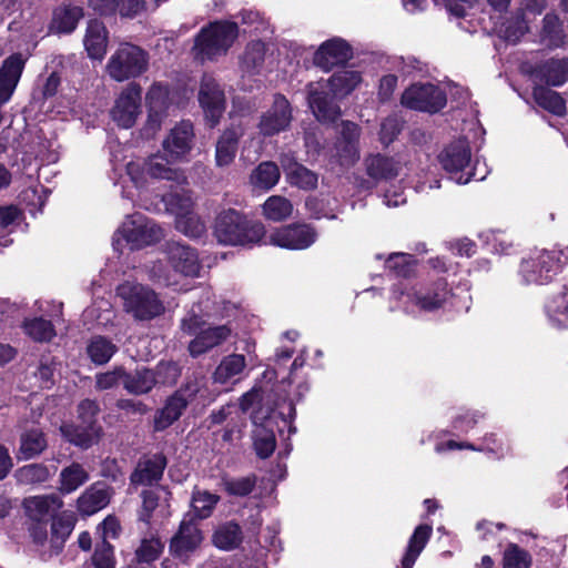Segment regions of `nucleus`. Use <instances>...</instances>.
<instances>
[{
  "label": "nucleus",
  "mask_w": 568,
  "mask_h": 568,
  "mask_svg": "<svg viewBox=\"0 0 568 568\" xmlns=\"http://www.w3.org/2000/svg\"><path fill=\"white\" fill-rule=\"evenodd\" d=\"M362 82L361 73L356 70L342 69L328 80H321L308 84V104L318 121H335L339 106L328 97L329 89L334 98L348 95Z\"/></svg>",
  "instance_id": "1"
},
{
  "label": "nucleus",
  "mask_w": 568,
  "mask_h": 568,
  "mask_svg": "<svg viewBox=\"0 0 568 568\" xmlns=\"http://www.w3.org/2000/svg\"><path fill=\"white\" fill-rule=\"evenodd\" d=\"M164 232L153 220L141 213L128 215L113 235L114 250L122 251L124 245L130 250H141L160 242Z\"/></svg>",
  "instance_id": "2"
},
{
  "label": "nucleus",
  "mask_w": 568,
  "mask_h": 568,
  "mask_svg": "<svg viewBox=\"0 0 568 568\" xmlns=\"http://www.w3.org/2000/svg\"><path fill=\"white\" fill-rule=\"evenodd\" d=\"M123 310L138 321H150L165 312L158 293L141 283L124 282L116 288Z\"/></svg>",
  "instance_id": "3"
},
{
  "label": "nucleus",
  "mask_w": 568,
  "mask_h": 568,
  "mask_svg": "<svg viewBox=\"0 0 568 568\" xmlns=\"http://www.w3.org/2000/svg\"><path fill=\"white\" fill-rule=\"evenodd\" d=\"M215 235L220 243L247 245L261 242L265 236L263 224L250 222L234 210L222 212L215 223Z\"/></svg>",
  "instance_id": "4"
},
{
  "label": "nucleus",
  "mask_w": 568,
  "mask_h": 568,
  "mask_svg": "<svg viewBox=\"0 0 568 568\" xmlns=\"http://www.w3.org/2000/svg\"><path fill=\"white\" fill-rule=\"evenodd\" d=\"M199 313H204L207 316L211 315L207 302L204 305L200 303L194 306L193 314L182 321V329L184 332L189 334H196L189 345L190 354L194 357L222 344L232 333V328L229 325L202 328L201 326L204 323L201 321Z\"/></svg>",
  "instance_id": "5"
},
{
  "label": "nucleus",
  "mask_w": 568,
  "mask_h": 568,
  "mask_svg": "<svg viewBox=\"0 0 568 568\" xmlns=\"http://www.w3.org/2000/svg\"><path fill=\"white\" fill-rule=\"evenodd\" d=\"M149 67L148 53L132 43H121L110 55L105 72L116 82H123L143 74Z\"/></svg>",
  "instance_id": "6"
},
{
  "label": "nucleus",
  "mask_w": 568,
  "mask_h": 568,
  "mask_svg": "<svg viewBox=\"0 0 568 568\" xmlns=\"http://www.w3.org/2000/svg\"><path fill=\"white\" fill-rule=\"evenodd\" d=\"M237 26L230 21H216L202 29L193 51L202 60L225 53L237 38Z\"/></svg>",
  "instance_id": "7"
},
{
  "label": "nucleus",
  "mask_w": 568,
  "mask_h": 568,
  "mask_svg": "<svg viewBox=\"0 0 568 568\" xmlns=\"http://www.w3.org/2000/svg\"><path fill=\"white\" fill-rule=\"evenodd\" d=\"M171 159L166 160L162 155L154 154L148 160L131 161L126 164V173L136 189L143 190L151 184L153 180H174L179 183L185 182L182 172L169 165Z\"/></svg>",
  "instance_id": "8"
},
{
  "label": "nucleus",
  "mask_w": 568,
  "mask_h": 568,
  "mask_svg": "<svg viewBox=\"0 0 568 568\" xmlns=\"http://www.w3.org/2000/svg\"><path fill=\"white\" fill-rule=\"evenodd\" d=\"M443 169L449 174L450 179L458 184H466L473 178L483 180L485 174L477 175L476 170L470 168V149L466 140H457L447 145L438 156Z\"/></svg>",
  "instance_id": "9"
},
{
  "label": "nucleus",
  "mask_w": 568,
  "mask_h": 568,
  "mask_svg": "<svg viewBox=\"0 0 568 568\" xmlns=\"http://www.w3.org/2000/svg\"><path fill=\"white\" fill-rule=\"evenodd\" d=\"M402 104L413 110L434 113L445 106L446 95L435 84L416 83L404 91Z\"/></svg>",
  "instance_id": "10"
},
{
  "label": "nucleus",
  "mask_w": 568,
  "mask_h": 568,
  "mask_svg": "<svg viewBox=\"0 0 568 568\" xmlns=\"http://www.w3.org/2000/svg\"><path fill=\"white\" fill-rule=\"evenodd\" d=\"M264 239L265 244L286 250H305L315 243L317 232L308 224H292L275 229Z\"/></svg>",
  "instance_id": "11"
},
{
  "label": "nucleus",
  "mask_w": 568,
  "mask_h": 568,
  "mask_svg": "<svg viewBox=\"0 0 568 568\" xmlns=\"http://www.w3.org/2000/svg\"><path fill=\"white\" fill-rule=\"evenodd\" d=\"M200 388L201 383L195 381L194 383L186 384L185 387L179 389L169 397L163 408L158 410L154 416V429L158 432L164 430L178 420L187 404L200 392Z\"/></svg>",
  "instance_id": "12"
},
{
  "label": "nucleus",
  "mask_w": 568,
  "mask_h": 568,
  "mask_svg": "<svg viewBox=\"0 0 568 568\" xmlns=\"http://www.w3.org/2000/svg\"><path fill=\"white\" fill-rule=\"evenodd\" d=\"M142 90L136 83L128 84L118 95L110 111L112 120L121 128H132L141 114Z\"/></svg>",
  "instance_id": "13"
},
{
  "label": "nucleus",
  "mask_w": 568,
  "mask_h": 568,
  "mask_svg": "<svg viewBox=\"0 0 568 568\" xmlns=\"http://www.w3.org/2000/svg\"><path fill=\"white\" fill-rule=\"evenodd\" d=\"M199 102L206 120L212 126L216 125L225 110V94L212 75H203L199 90Z\"/></svg>",
  "instance_id": "14"
},
{
  "label": "nucleus",
  "mask_w": 568,
  "mask_h": 568,
  "mask_svg": "<svg viewBox=\"0 0 568 568\" xmlns=\"http://www.w3.org/2000/svg\"><path fill=\"white\" fill-rule=\"evenodd\" d=\"M561 252H542L536 258L524 261L520 272L526 283L544 284L561 267Z\"/></svg>",
  "instance_id": "15"
},
{
  "label": "nucleus",
  "mask_w": 568,
  "mask_h": 568,
  "mask_svg": "<svg viewBox=\"0 0 568 568\" xmlns=\"http://www.w3.org/2000/svg\"><path fill=\"white\" fill-rule=\"evenodd\" d=\"M148 120L144 125V135L152 138L160 130L163 119L170 106L169 89L162 84H153L146 93Z\"/></svg>",
  "instance_id": "16"
},
{
  "label": "nucleus",
  "mask_w": 568,
  "mask_h": 568,
  "mask_svg": "<svg viewBox=\"0 0 568 568\" xmlns=\"http://www.w3.org/2000/svg\"><path fill=\"white\" fill-rule=\"evenodd\" d=\"M194 139L193 125L189 121L175 124L163 140V150L171 161L184 159L192 149Z\"/></svg>",
  "instance_id": "17"
},
{
  "label": "nucleus",
  "mask_w": 568,
  "mask_h": 568,
  "mask_svg": "<svg viewBox=\"0 0 568 568\" xmlns=\"http://www.w3.org/2000/svg\"><path fill=\"white\" fill-rule=\"evenodd\" d=\"M291 120L288 101L283 95H276L273 105L262 115L258 128L263 135L270 136L286 130Z\"/></svg>",
  "instance_id": "18"
},
{
  "label": "nucleus",
  "mask_w": 568,
  "mask_h": 568,
  "mask_svg": "<svg viewBox=\"0 0 568 568\" xmlns=\"http://www.w3.org/2000/svg\"><path fill=\"white\" fill-rule=\"evenodd\" d=\"M339 134L334 156L342 166L353 165L359 159V128L357 124L346 121L342 123Z\"/></svg>",
  "instance_id": "19"
},
{
  "label": "nucleus",
  "mask_w": 568,
  "mask_h": 568,
  "mask_svg": "<svg viewBox=\"0 0 568 568\" xmlns=\"http://www.w3.org/2000/svg\"><path fill=\"white\" fill-rule=\"evenodd\" d=\"M268 414L270 410H266L265 414L253 412L251 416L254 425L253 445L256 454L261 458L270 457L276 447L275 435L272 423L268 419Z\"/></svg>",
  "instance_id": "20"
},
{
  "label": "nucleus",
  "mask_w": 568,
  "mask_h": 568,
  "mask_svg": "<svg viewBox=\"0 0 568 568\" xmlns=\"http://www.w3.org/2000/svg\"><path fill=\"white\" fill-rule=\"evenodd\" d=\"M203 536L197 525L192 520H182L178 532L170 542V552L179 558H186L202 542Z\"/></svg>",
  "instance_id": "21"
},
{
  "label": "nucleus",
  "mask_w": 568,
  "mask_h": 568,
  "mask_svg": "<svg viewBox=\"0 0 568 568\" xmlns=\"http://www.w3.org/2000/svg\"><path fill=\"white\" fill-rule=\"evenodd\" d=\"M352 58V49L343 39L334 38L324 42L314 55V63L324 70L345 63Z\"/></svg>",
  "instance_id": "22"
},
{
  "label": "nucleus",
  "mask_w": 568,
  "mask_h": 568,
  "mask_svg": "<svg viewBox=\"0 0 568 568\" xmlns=\"http://www.w3.org/2000/svg\"><path fill=\"white\" fill-rule=\"evenodd\" d=\"M169 263L172 268L183 275L194 277L199 275L201 264L195 250L181 244L172 243L168 248Z\"/></svg>",
  "instance_id": "23"
},
{
  "label": "nucleus",
  "mask_w": 568,
  "mask_h": 568,
  "mask_svg": "<svg viewBox=\"0 0 568 568\" xmlns=\"http://www.w3.org/2000/svg\"><path fill=\"white\" fill-rule=\"evenodd\" d=\"M546 4V0H524L516 20L505 28V39L511 42H517L529 29V16L531 14L532 17H536L541 14Z\"/></svg>",
  "instance_id": "24"
},
{
  "label": "nucleus",
  "mask_w": 568,
  "mask_h": 568,
  "mask_svg": "<svg viewBox=\"0 0 568 568\" xmlns=\"http://www.w3.org/2000/svg\"><path fill=\"white\" fill-rule=\"evenodd\" d=\"M281 165L287 182L302 190H313L317 186L318 176L315 172L296 162L291 154H283L280 158Z\"/></svg>",
  "instance_id": "25"
},
{
  "label": "nucleus",
  "mask_w": 568,
  "mask_h": 568,
  "mask_svg": "<svg viewBox=\"0 0 568 568\" xmlns=\"http://www.w3.org/2000/svg\"><path fill=\"white\" fill-rule=\"evenodd\" d=\"M108 40L109 32L104 23L97 19L90 20L83 37V45L89 58L101 61L106 53Z\"/></svg>",
  "instance_id": "26"
},
{
  "label": "nucleus",
  "mask_w": 568,
  "mask_h": 568,
  "mask_svg": "<svg viewBox=\"0 0 568 568\" xmlns=\"http://www.w3.org/2000/svg\"><path fill=\"white\" fill-rule=\"evenodd\" d=\"M406 296L408 300H413L420 310L432 312L443 307L447 303L450 294L447 290V283L438 281L435 283L434 287L407 293Z\"/></svg>",
  "instance_id": "27"
},
{
  "label": "nucleus",
  "mask_w": 568,
  "mask_h": 568,
  "mask_svg": "<svg viewBox=\"0 0 568 568\" xmlns=\"http://www.w3.org/2000/svg\"><path fill=\"white\" fill-rule=\"evenodd\" d=\"M63 506L62 499L55 495L32 496L26 498L23 507L27 515L33 520H42L48 516H54Z\"/></svg>",
  "instance_id": "28"
},
{
  "label": "nucleus",
  "mask_w": 568,
  "mask_h": 568,
  "mask_svg": "<svg viewBox=\"0 0 568 568\" xmlns=\"http://www.w3.org/2000/svg\"><path fill=\"white\" fill-rule=\"evenodd\" d=\"M83 17L82 8L78 6L62 4L54 9L49 26L50 32L69 34L73 32Z\"/></svg>",
  "instance_id": "29"
},
{
  "label": "nucleus",
  "mask_w": 568,
  "mask_h": 568,
  "mask_svg": "<svg viewBox=\"0 0 568 568\" xmlns=\"http://www.w3.org/2000/svg\"><path fill=\"white\" fill-rule=\"evenodd\" d=\"M244 130L241 125H232L226 129L216 142L215 162L217 166L230 165L237 152L239 139Z\"/></svg>",
  "instance_id": "30"
},
{
  "label": "nucleus",
  "mask_w": 568,
  "mask_h": 568,
  "mask_svg": "<svg viewBox=\"0 0 568 568\" xmlns=\"http://www.w3.org/2000/svg\"><path fill=\"white\" fill-rule=\"evenodd\" d=\"M111 498V493L105 485L95 483L91 485L78 499V509L83 515H93L103 509Z\"/></svg>",
  "instance_id": "31"
},
{
  "label": "nucleus",
  "mask_w": 568,
  "mask_h": 568,
  "mask_svg": "<svg viewBox=\"0 0 568 568\" xmlns=\"http://www.w3.org/2000/svg\"><path fill=\"white\" fill-rule=\"evenodd\" d=\"M165 468V457L156 454L139 462L134 473L131 475V481L136 485H151L158 481Z\"/></svg>",
  "instance_id": "32"
},
{
  "label": "nucleus",
  "mask_w": 568,
  "mask_h": 568,
  "mask_svg": "<svg viewBox=\"0 0 568 568\" xmlns=\"http://www.w3.org/2000/svg\"><path fill=\"white\" fill-rule=\"evenodd\" d=\"M60 430L68 442L81 448H89L98 443L101 436V427L91 422L79 426L62 425Z\"/></svg>",
  "instance_id": "33"
},
{
  "label": "nucleus",
  "mask_w": 568,
  "mask_h": 568,
  "mask_svg": "<svg viewBox=\"0 0 568 568\" xmlns=\"http://www.w3.org/2000/svg\"><path fill=\"white\" fill-rule=\"evenodd\" d=\"M432 531L433 529L429 525H419L416 527L408 540L407 549L400 562V568H413L418 556L428 542Z\"/></svg>",
  "instance_id": "34"
},
{
  "label": "nucleus",
  "mask_w": 568,
  "mask_h": 568,
  "mask_svg": "<svg viewBox=\"0 0 568 568\" xmlns=\"http://www.w3.org/2000/svg\"><path fill=\"white\" fill-rule=\"evenodd\" d=\"M245 366L246 361L244 355L231 354L221 361L213 374V378L220 384L235 382L240 378Z\"/></svg>",
  "instance_id": "35"
},
{
  "label": "nucleus",
  "mask_w": 568,
  "mask_h": 568,
  "mask_svg": "<svg viewBox=\"0 0 568 568\" xmlns=\"http://www.w3.org/2000/svg\"><path fill=\"white\" fill-rule=\"evenodd\" d=\"M266 43L260 40L250 42L241 58V67L245 73H260L266 57Z\"/></svg>",
  "instance_id": "36"
},
{
  "label": "nucleus",
  "mask_w": 568,
  "mask_h": 568,
  "mask_svg": "<svg viewBox=\"0 0 568 568\" xmlns=\"http://www.w3.org/2000/svg\"><path fill=\"white\" fill-rule=\"evenodd\" d=\"M75 517L71 511H62L53 516L51 525V546L58 552L65 539L70 536L74 528Z\"/></svg>",
  "instance_id": "37"
},
{
  "label": "nucleus",
  "mask_w": 568,
  "mask_h": 568,
  "mask_svg": "<svg viewBox=\"0 0 568 568\" xmlns=\"http://www.w3.org/2000/svg\"><path fill=\"white\" fill-rule=\"evenodd\" d=\"M163 549L164 544L158 535L144 536L135 548L134 561L138 565H150L161 557Z\"/></svg>",
  "instance_id": "38"
},
{
  "label": "nucleus",
  "mask_w": 568,
  "mask_h": 568,
  "mask_svg": "<svg viewBox=\"0 0 568 568\" xmlns=\"http://www.w3.org/2000/svg\"><path fill=\"white\" fill-rule=\"evenodd\" d=\"M366 172L374 180L392 179L398 174L399 165L393 159L376 154L365 160Z\"/></svg>",
  "instance_id": "39"
},
{
  "label": "nucleus",
  "mask_w": 568,
  "mask_h": 568,
  "mask_svg": "<svg viewBox=\"0 0 568 568\" xmlns=\"http://www.w3.org/2000/svg\"><path fill=\"white\" fill-rule=\"evenodd\" d=\"M47 447V440L41 429L32 427L21 434L19 455L30 459L41 454Z\"/></svg>",
  "instance_id": "40"
},
{
  "label": "nucleus",
  "mask_w": 568,
  "mask_h": 568,
  "mask_svg": "<svg viewBox=\"0 0 568 568\" xmlns=\"http://www.w3.org/2000/svg\"><path fill=\"white\" fill-rule=\"evenodd\" d=\"M155 385V375L150 369H136L134 374H128L125 371L124 389L130 394H148Z\"/></svg>",
  "instance_id": "41"
},
{
  "label": "nucleus",
  "mask_w": 568,
  "mask_h": 568,
  "mask_svg": "<svg viewBox=\"0 0 568 568\" xmlns=\"http://www.w3.org/2000/svg\"><path fill=\"white\" fill-rule=\"evenodd\" d=\"M280 170L274 162H262L252 172L250 182L254 187L270 190L275 186L280 180Z\"/></svg>",
  "instance_id": "42"
},
{
  "label": "nucleus",
  "mask_w": 568,
  "mask_h": 568,
  "mask_svg": "<svg viewBox=\"0 0 568 568\" xmlns=\"http://www.w3.org/2000/svg\"><path fill=\"white\" fill-rule=\"evenodd\" d=\"M242 539L241 527L235 523H226L219 526L213 535V544L223 550H232L239 547Z\"/></svg>",
  "instance_id": "43"
},
{
  "label": "nucleus",
  "mask_w": 568,
  "mask_h": 568,
  "mask_svg": "<svg viewBox=\"0 0 568 568\" xmlns=\"http://www.w3.org/2000/svg\"><path fill=\"white\" fill-rule=\"evenodd\" d=\"M162 201L165 210L173 214L175 220L193 211V197L186 190L169 193L162 197Z\"/></svg>",
  "instance_id": "44"
},
{
  "label": "nucleus",
  "mask_w": 568,
  "mask_h": 568,
  "mask_svg": "<svg viewBox=\"0 0 568 568\" xmlns=\"http://www.w3.org/2000/svg\"><path fill=\"white\" fill-rule=\"evenodd\" d=\"M262 211L265 219L273 222H281L292 215L293 204L284 196L272 195L262 205Z\"/></svg>",
  "instance_id": "45"
},
{
  "label": "nucleus",
  "mask_w": 568,
  "mask_h": 568,
  "mask_svg": "<svg viewBox=\"0 0 568 568\" xmlns=\"http://www.w3.org/2000/svg\"><path fill=\"white\" fill-rule=\"evenodd\" d=\"M564 30L559 18L555 13H547L542 19L540 31V41L550 48H557L564 44Z\"/></svg>",
  "instance_id": "46"
},
{
  "label": "nucleus",
  "mask_w": 568,
  "mask_h": 568,
  "mask_svg": "<svg viewBox=\"0 0 568 568\" xmlns=\"http://www.w3.org/2000/svg\"><path fill=\"white\" fill-rule=\"evenodd\" d=\"M116 351L118 347L103 336L93 337L87 347L89 357L97 365L108 363Z\"/></svg>",
  "instance_id": "47"
},
{
  "label": "nucleus",
  "mask_w": 568,
  "mask_h": 568,
  "mask_svg": "<svg viewBox=\"0 0 568 568\" xmlns=\"http://www.w3.org/2000/svg\"><path fill=\"white\" fill-rule=\"evenodd\" d=\"M89 480L88 471L80 464H72L60 474V489L63 493H72Z\"/></svg>",
  "instance_id": "48"
},
{
  "label": "nucleus",
  "mask_w": 568,
  "mask_h": 568,
  "mask_svg": "<svg viewBox=\"0 0 568 568\" xmlns=\"http://www.w3.org/2000/svg\"><path fill=\"white\" fill-rule=\"evenodd\" d=\"M220 497L206 490L193 491L191 499V508L194 517L205 519L212 515L215 505L219 503Z\"/></svg>",
  "instance_id": "49"
},
{
  "label": "nucleus",
  "mask_w": 568,
  "mask_h": 568,
  "mask_svg": "<svg viewBox=\"0 0 568 568\" xmlns=\"http://www.w3.org/2000/svg\"><path fill=\"white\" fill-rule=\"evenodd\" d=\"M548 317L558 326L568 325V292L551 297L546 304Z\"/></svg>",
  "instance_id": "50"
},
{
  "label": "nucleus",
  "mask_w": 568,
  "mask_h": 568,
  "mask_svg": "<svg viewBox=\"0 0 568 568\" xmlns=\"http://www.w3.org/2000/svg\"><path fill=\"white\" fill-rule=\"evenodd\" d=\"M534 98L538 105L556 115H561L566 111L562 98L550 89L544 87L536 88L534 90Z\"/></svg>",
  "instance_id": "51"
},
{
  "label": "nucleus",
  "mask_w": 568,
  "mask_h": 568,
  "mask_svg": "<svg viewBox=\"0 0 568 568\" xmlns=\"http://www.w3.org/2000/svg\"><path fill=\"white\" fill-rule=\"evenodd\" d=\"M545 81L554 87L564 84L568 79V63L565 60H551L541 68Z\"/></svg>",
  "instance_id": "52"
},
{
  "label": "nucleus",
  "mask_w": 568,
  "mask_h": 568,
  "mask_svg": "<svg viewBox=\"0 0 568 568\" xmlns=\"http://www.w3.org/2000/svg\"><path fill=\"white\" fill-rule=\"evenodd\" d=\"M23 328L26 334L38 342H48L55 335L51 322L43 318L24 322Z\"/></svg>",
  "instance_id": "53"
},
{
  "label": "nucleus",
  "mask_w": 568,
  "mask_h": 568,
  "mask_svg": "<svg viewBox=\"0 0 568 568\" xmlns=\"http://www.w3.org/2000/svg\"><path fill=\"white\" fill-rule=\"evenodd\" d=\"M503 565L504 568H529L531 557L528 551L511 544L505 549Z\"/></svg>",
  "instance_id": "54"
},
{
  "label": "nucleus",
  "mask_w": 568,
  "mask_h": 568,
  "mask_svg": "<svg viewBox=\"0 0 568 568\" xmlns=\"http://www.w3.org/2000/svg\"><path fill=\"white\" fill-rule=\"evenodd\" d=\"M125 368L123 366H114L112 369L98 373L95 375V388L98 390H108L116 387L121 383L124 385Z\"/></svg>",
  "instance_id": "55"
},
{
  "label": "nucleus",
  "mask_w": 568,
  "mask_h": 568,
  "mask_svg": "<svg viewBox=\"0 0 568 568\" xmlns=\"http://www.w3.org/2000/svg\"><path fill=\"white\" fill-rule=\"evenodd\" d=\"M176 229L189 237H200L205 232L204 223L192 212L175 220Z\"/></svg>",
  "instance_id": "56"
},
{
  "label": "nucleus",
  "mask_w": 568,
  "mask_h": 568,
  "mask_svg": "<svg viewBox=\"0 0 568 568\" xmlns=\"http://www.w3.org/2000/svg\"><path fill=\"white\" fill-rule=\"evenodd\" d=\"M414 265V257L405 253H394L386 261V267L399 276H408Z\"/></svg>",
  "instance_id": "57"
},
{
  "label": "nucleus",
  "mask_w": 568,
  "mask_h": 568,
  "mask_svg": "<svg viewBox=\"0 0 568 568\" xmlns=\"http://www.w3.org/2000/svg\"><path fill=\"white\" fill-rule=\"evenodd\" d=\"M92 564L94 568H114L113 547L108 541H102L95 547Z\"/></svg>",
  "instance_id": "58"
},
{
  "label": "nucleus",
  "mask_w": 568,
  "mask_h": 568,
  "mask_svg": "<svg viewBox=\"0 0 568 568\" xmlns=\"http://www.w3.org/2000/svg\"><path fill=\"white\" fill-rule=\"evenodd\" d=\"M50 477V470L41 464H31L19 470V478L26 483H41Z\"/></svg>",
  "instance_id": "59"
},
{
  "label": "nucleus",
  "mask_w": 568,
  "mask_h": 568,
  "mask_svg": "<svg viewBox=\"0 0 568 568\" xmlns=\"http://www.w3.org/2000/svg\"><path fill=\"white\" fill-rule=\"evenodd\" d=\"M146 11L145 0H116V13L123 18H134Z\"/></svg>",
  "instance_id": "60"
},
{
  "label": "nucleus",
  "mask_w": 568,
  "mask_h": 568,
  "mask_svg": "<svg viewBox=\"0 0 568 568\" xmlns=\"http://www.w3.org/2000/svg\"><path fill=\"white\" fill-rule=\"evenodd\" d=\"M153 373L156 378V384H173L180 376V368L173 362H161Z\"/></svg>",
  "instance_id": "61"
},
{
  "label": "nucleus",
  "mask_w": 568,
  "mask_h": 568,
  "mask_svg": "<svg viewBox=\"0 0 568 568\" xmlns=\"http://www.w3.org/2000/svg\"><path fill=\"white\" fill-rule=\"evenodd\" d=\"M402 129L400 121L397 116H388L381 124L379 141L384 145L390 144Z\"/></svg>",
  "instance_id": "62"
},
{
  "label": "nucleus",
  "mask_w": 568,
  "mask_h": 568,
  "mask_svg": "<svg viewBox=\"0 0 568 568\" xmlns=\"http://www.w3.org/2000/svg\"><path fill=\"white\" fill-rule=\"evenodd\" d=\"M224 485L229 494L235 496H246L253 490L255 480L251 477H243L226 480Z\"/></svg>",
  "instance_id": "63"
},
{
  "label": "nucleus",
  "mask_w": 568,
  "mask_h": 568,
  "mask_svg": "<svg viewBox=\"0 0 568 568\" xmlns=\"http://www.w3.org/2000/svg\"><path fill=\"white\" fill-rule=\"evenodd\" d=\"M158 496L152 490H144L142 493V511L140 514V519L142 521L149 523L152 511L158 506Z\"/></svg>",
  "instance_id": "64"
}]
</instances>
